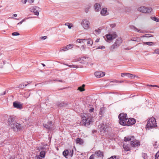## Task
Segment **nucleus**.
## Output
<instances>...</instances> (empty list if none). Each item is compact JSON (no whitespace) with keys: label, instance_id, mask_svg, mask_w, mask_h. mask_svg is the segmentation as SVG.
I'll list each match as a JSON object with an SVG mask.
<instances>
[{"label":"nucleus","instance_id":"nucleus-26","mask_svg":"<svg viewBox=\"0 0 159 159\" xmlns=\"http://www.w3.org/2000/svg\"><path fill=\"white\" fill-rule=\"evenodd\" d=\"M101 32V30L99 29H97L94 31V33L96 34H99Z\"/></svg>","mask_w":159,"mask_h":159},{"label":"nucleus","instance_id":"nucleus-6","mask_svg":"<svg viewBox=\"0 0 159 159\" xmlns=\"http://www.w3.org/2000/svg\"><path fill=\"white\" fill-rule=\"evenodd\" d=\"M91 61V59L88 57H82L79 59L77 64L81 63L82 64H87Z\"/></svg>","mask_w":159,"mask_h":159},{"label":"nucleus","instance_id":"nucleus-37","mask_svg":"<svg viewBox=\"0 0 159 159\" xmlns=\"http://www.w3.org/2000/svg\"><path fill=\"white\" fill-rule=\"evenodd\" d=\"M142 157L144 159H146L147 158V154L145 153H143L142 154Z\"/></svg>","mask_w":159,"mask_h":159},{"label":"nucleus","instance_id":"nucleus-39","mask_svg":"<svg viewBox=\"0 0 159 159\" xmlns=\"http://www.w3.org/2000/svg\"><path fill=\"white\" fill-rule=\"evenodd\" d=\"M152 53L153 54H155V53L159 54V49H157L155 50L154 51V52H152Z\"/></svg>","mask_w":159,"mask_h":159},{"label":"nucleus","instance_id":"nucleus-35","mask_svg":"<svg viewBox=\"0 0 159 159\" xmlns=\"http://www.w3.org/2000/svg\"><path fill=\"white\" fill-rule=\"evenodd\" d=\"M128 78H134V75L133 74L128 73L127 76Z\"/></svg>","mask_w":159,"mask_h":159},{"label":"nucleus","instance_id":"nucleus-13","mask_svg":"<svg viewBox=\"0 0 159 159\" xmlns=\"http://www.w3.org/2000/svg\"><path fill=\"white\" fill-rule=\"evenodd\" d=\"M135 120L133 118H128L126 122V125H130L134 124L135 123Z\"/></svg>","mask_w":159,"mask_h":159},{"label":"nucleus","instance_id":"nucleus-33","mask_svg":"<svg viewBox=\"0 0 159 159\" xmlns=\"http://www.w3.org/2000/svg\"><path fill=\"white\" fill-rule=\"evenodd\" d=\"M104 111V108H101L100 111L99 113L101 115H102L103 114V112Z\"/></svg>","mask_w":159,"mask_h":159},{"label":"nucleus","instance_id":"nucleus-50","mask_svg":"<svg viewBox=\"0 0 159 159\" xmlns=\"http://www.w3.org/2000/svg\"><path fill=\"white\" fill-rule=\"evenodd\" d=\"M155 85H149V84L148 85V86H151V87H155Z\"/></svg>","mask_w":159,"mask_h":159},{"label":"nucleus","instance_id":"nucleus-7","mask_svg":"<svg viewBox=\"0 0 159 159\" xmlns=\"http://www.w3.org/2000/svg\"><path fill=\"white\" fill-rule=\"evenodd\" d=\"M29 9L30 11L33 12L35 15L37 16L39 15V11H40V8L39 7L36 6H34L30 8Z\"/></svg>","mask_w":159,"mask_h":159},{"label":"nucleus","instance_id":"nucleus-47","mask_svg":"<svg viewBox=\"0 0 159 159\" xmlns=\"http://www.w3.org/2000/svg\"><path fill=\"white\" fill-rule=\"evenodd\" d=\"M89 159H94V155H91L89 157Z\"/></svg>","mask_w":159,"mask_h":159},{"label":"nucleus","instance_id":"nucleus-43","mask_svg":"<svg viewBox=\"0 0 159 159\" xmlns=\"http://www.w3.org/2000/svg\"><path fill=\"white\" fill-rule=\"evenodd\" d=\"M110 27L112 28L115 27L116 26L115 24H112L110 25Z\"/></svg>","mask_w":159,"mask_h":159},{"label":"nucleus","instance_id":"nucleus-53","mask_svg":"<svg viewBox=\"0 0 159 159\" xmlns=\"http://www.w3.org/2000/svg\"><path fill=\"white\" fill-rule=\"evenodd\" d=\"M6 61H3V64L5 65L6 64Z\"/></svg>","mask_w":159,"mask_h":159},{"label":"nucleus","instance_id":"nucleus-64","mask_svg":"<svg viewBox=\"0 0 159 159\" xmlns=\"http://www.w3.org/2000/svg\"><path fill=\"white\" fill-rule=\"evenodd\" d=\"M5 94V92H4V93H3V95H4Z\"/></svg>","mask_w":159,"mask_h":159},{"label":"nucleus","instance_id":"nucleus-52","mask_svg":"<svg viewBox=\"0 0 159 159\" xmlns=\"http://www.w3.org/2000/svg\"><path fill=\"white\" fill-rule=\"evenodd\" d=\"M114 82L116 83H118V81L117 80H114Z\"/></svg>","mask_w":159,"mask_h":159},{"label":"nucleus","instance_id":"nucleus-28","mask_svg":"<svg viewBox=\"0 0 159 159\" xmlns=\"http://www.w3.org/2000/svg\"><path fill=\"white\" fill-rule=\"evenodd\" d=\"M32 18V17H29L27 18H24L22 20H21L20 22L19 23H18V25L19 24H22V23L25 21L26 20L30 19V18Z\"/></svg>","mask_w":159,"mask_h":159},{"label":"nucleus","instance_id":"nucleus-4","mask_svg":"<svg viewBox=\"0 0 159 159\" xmlns=\"http://www.w3.org/2000/svg\"><path fill=\"white\" fill-rule=\"evenodd\" d=\"M9 126L15 132H17L21 129V125L15 121H12Z\"/></svg>","mask_w":159,"mask_h":159},{"label":"nucleus","instance_id":"nucleus-2","mask_svg":"<svg viewBox=\"0 0 159 159\" xmlns=\"http://www.w3.org/2000/svg\"><path fill=\"white\" fill-rule=\"evenodd\" d=\"M157 126L156 121L155 119L153 117L149 119L147 122L146 127L149 129H152Z\"/></svg>","mask_w":159,"mask_h":159},{"label":"nucleus","instance_id":"nucleus-63","mask_svg":"<svg viewBox=\"0 0 159 159\" xmlns=\"http://www.w3.org/2000/svg\"><path fill=\"white\" fill-rule=\"evenodd\" d=\"M96 42L98 43V40H96Z\"/></svg>","mask_w":159,"mask_h":159},{"label":"nucleus","instance_id":"nucleus-58","mask_svg":"<svg viewBox=\"0 0 159 159\" xmlns=\"http://www.w3.org/2000/svg\"><path fill=\"white\" fill-rule=\"evenodd\" d=\"M77 40H86V39H78Z\"/></svg>","mask_w":159,"mask_h":159},{"label":"nucleus","instance_id":"nucleus-62","mask_svg":"<svg viewBox=\"0 0 159 159\" xmlns=\"http://www.w3.org/2000/svg\"><path fill=\"white\" fill-rule=\"evenodd\" d=\"M102 128H103V129L105 130V129H106V128L105 127H103Z\"/></svg>","mask_w":159,"mask_h":159},{"label":"nucleus","instance_id":"nucleus-20","mask_svg":"<svg viewBox=\"0 0 159 159\" xmlns=\"http://www.w3.org/2000/svg\"><path fill=\"white\" fill-rule=\"evenodd\" d=\"M107 9L106 8H104L101 10V14L102 16H105L107 12Z\"/></svg>","mask_w":159,"mask_h":159},{"label":"nucleus","instance_id":"nucleus-1","mask_svg":"<svg viewBox=\"0 0 159 159\" xmlns=\"http://www.w3.org/2000/svg\"><path fill=\"white\" fill-rule=\"evenodd\" d=\"M124 141L125 142L130 141V144L132 147H135L140 145V142L138 140L135 139L134 137H125Z\"/></svg>","mask_w":159,"mask_h":159},{"label":"nucleus","instance_id":"nucleus-17","mask_svg":"<svg viewBox=\"0 0 159 159\" xmlns=\"http://www.w3.org/2000/svg\"><path fill=\"white\" fill-rule=\"evenodd\" d=\"M64 65H66L70 67H73V68H81L82 67V66L80 65H79L78 64H77L76 65H69L67 64H66L63 63Z\"/></svg>","mask_w":159,"mask_h":159},{"label":"nucleus","instance_id":"nucleus-12","mask_svg":"<svg viewBox=\"0 0 159 159\" xmlns=\"http://www.w3.org/2000/svg\"><path fill=\"white\" fill-rule=\"evenodd\" d=\"M73 46L74 44H69L66 47H63L61 48L60 49V51L61 52L66 51L73 48Z\"/></svg>","mask_w":159,"mask_h":159},{"label":"nucleus","instance_id":"nucleus-55","mask_svg":"<svg viewBox=\"0 0 159 159\" xmlns=\"http://www.w3.org/2000/svg\"><path fill=\"white\" fill-rule=\"evenodd\" d=\"M123 82V81H118V83H122Z\"/></svg>","mask_w":159,"mask_h":159},{"label":"nucleus","instance_id":"nucleus-3","mask_svg":"<svg viewBox=\"0 0 159 159\" xmlns=\"http://www.w3.org/2000/svg\"><path fill=\"white\" fill-rule=\"evenodd\" d=\"M118 117L120 124L121 125L125 126L126 122L128 119L127 115L124 113H122L119 115Z\"/></svg>","mask_w":159,"mask_h":159},{"label":"nucleus","instance_id":"nucleus-46","mask_svg":"<svg viewBox=\"0 0 159 159\" xmlns=\"http://www.w3.org/2000/svg\"><path fill=\"white\" fill-rule=\"evenodd\" d=\"M27 1V0H22L21 2L24 4H25Z\"/></svg>","mask_w":159,"mask_h":159},{"label":"nucleus","instance_id":"nucleus-8","mask_svg":"<svg viewBox=\"0 0 159 159\" xmlns=\"http://www.w3.org/2000/svg\"><path fill=\"white\" fill-rule=\"evenodd\" d=\"M89 21L86 19H84L82 20L81 23V25L84 28L85 30H88L89 27Z\"/></svg>","mask_w":159,"mask_h":159},{"label":"nucleus","instance_id":"nucleus-15","mask_svg":"<svg viewBox=\"0 0 159 159\" xmlns=\"http://www.w3.org/2000/svg\"><path fill=\"white\" fill-rule=\"evenodd\" d=\"M52 123V122L51 121H49L48 122V124L44 125V126L48 129H52L53 128V125Z\"/></svg>","mask_w":159,"mask_h":159},{"label":"nucleus","instance_id":"nucleus-49","mask_svg":"<svg viewBox=\"0 0 159 159\" xmlns=\"http://www.w3.org/2000/svg\"><path fill=\"white\" fill-rule=\"evenodd\" d=\"M94 109L93 108H91L89 110V111L91 112H92L93 111Z\"/></svg>","mask_w":159,"mask_h":159},{"label":"nucleus","instance_id":"nucleus-60","mask_svg":"<svg viewBox=\"0 0 159 159\" xmlns=\"http://www.w3.org/2000/svg\"><path fill=\"white\" fill-rule=\"evenodd\" d=\"M155 87H157L159 88V86L156 85H155Z\"/></svg>","mask_w":159,"mask_h":159},{"label":"nucleus","instance_id":"nucleus-22","mask_svg":"<svg viewBox=\"0 0 159 159\" xmlns=\"http://www.w3.org/2000/svg\"><path fill=\"white\" fill-rule=\"evenodd\" d=\"M150 18L152 20H154L157 22H159V18L158 17H156L155 16H151V17Z\"/></svg>","mask_w":159,"mask_h":159},{"label":"nucleus","instance_id":"nucleus-32","mask_svg":"<svg viewBox=\"0 0 159 159\" xmlns=\"http://www.w3.org/2000/svg\"><path fill=\"white\" fill-rule=\"evenodd\" d=\"M93 40H88L87 43L88 46H91L93 44Z\"/></svg>","mask_w":159,"mask_h":159},{"label":"nucleus","instance_id":"nucleus-29","mask_svg":"<svg viewBox=\"0 0 159 159\" xmlns=\"http://www.w3.org/2000/svg\"><path fill=\"white\" fill-rule=\"evenodd\" d=\"M68 150H66L63 152V155L64 156L66 157L67 156H68Z\"/></svg>","mask_w":159,"mask_h":159},{"label":"nucleus","instance_id":"nucleus-11","mask_svg":"<svg viewBox=\"0 0 159 159\" xmlns=\"http://www.w3.org/2000/svg\"><path fill=\"white\" fill-rule=\"evenodd\" d=\"M121 43L122 40H116L113 45L110 48V50L111 51H113L114 49L118 46L120 45Z\"/></svg>","mask_w":159,"mask_h":159},{"label":"nucleus","instance_id":"nucleus-14","mask_svg":"<svg viewBox=\"0 0 159 159\" xmlns=\"http://www.w3.org/2000/svg\"><path fill=\"white\" fill-rule=\"evenodd\" d=\"M105 75V73L101 71L95 72L94 73L95 76L98 78H99L104 76Z\"/></svg>","mask_w":159,"mask_h":159},{"label":"nucleus","instance_id":"nucleus-36","mask_svg":"<svg viewBox=\"0 0 159 159\" xmlns=\"http://www.w3.org/2000/svg\"><path fill=\"white\" fill-rule=\"evenodd\" d=\"M155 159H159V151L158 152L155 156Z\"/></svg>","mask_w":159,"mask_h":159},{"label":"nucleus","instance_id":"nucleus-59","mask_svg":"<svg viewBox=\"0 0 159 159\" xmlns=\"http://www.w3.org/2000/svg\"><path fill=\"white\" fill-rule=\"evenodd\" d=\"M85 86V85L84 84H83L82 86V87H83V88H84V87Z\"/></svg>","mask_w":159,"mask_h":159},{"label":"nucleus","instance_id":"nucleus-45","mask_svg":"<svg viewBox=\"0 0 159 159\" xmlns=\"http://www.w3.org/2000/svg\"><path fill=\"white\" fill-rule=\"evenodd\" d=\"M47 39V36H43V37H41L40 38V39Z\"/></svg>","mask_w":159,"mask_h":159},{"label":"nucleus","instance_id":"nucleus-5","mask_svg":"<svg viewBox=\"0 0 159 159\" xmlns=\"http://www.w3.org/2000/svg\"><path fill=\"white\" fill-rule=\"evenodd\" d=\"M137 10L138 11L142 13H150L152 12V9L151 7L142 6L139 7Z\"/></svg>","mask_w":159,"mask_h":159},{"label":"nucleus","instance_id":"nucleus-51","mask_svg":"<svg viewBox=\"0 0 159 159\" xmlns=\"http://www.w3.org/2000/svg\"><path fill=\"white\" fill-rule=\"evenodd\" d=\"M13 16H14L16 17V16H17V15L16 14H14L13 15Z\"/></svg>","mask_w":159,"mask_h":159},{"label":"nucleus","instance_id":"nucleus-61","mask_svg":"<svg viewBox=\"0 0 159 159\" xmlns=\"http://www.w3.org/2000/svg\"><path fill=\"white\" fill-rule=\"evenodd\" d=\"M10 18H11V19H16V18H14L13 17H10Z\"/></svg>","mask_w":159,"mask_h":159},{"label":"nucleus","instance_id":"nucleus-9","mask_svg":"<svg viewBox=\"0 0 159 159\" xmlns=\"http://www.w3.org/2000/svg\"><path fill=\"white\" fill-rule=\"evenodd\" d=\"M83 118L82 122L84 125L88 126L92 122V119L91 118H86V117Z\"/></svg>","mask_w":159,"mask_h":159},{"label":"nucleus","instance_id":"nucleus-30","mask_svg":"<svg viewBox=\"0 0 159 159\" xmlns=\"http://www.w3.org/2000/svg\"><path fill=\"white\" fill-rule=\"evenodd\" d=\"M133 28L134 29V30L136 31L139 33H143V32L141 30L137 28L134 26H133Z\"/></svg>","mask_w":159,"mask_h":159},{"label":"nucleus","instance_id":"nucleus-24","mask_svg":"<svg viewBox=\"0 0 159 159\" xmlns=\"http://www.w3.org/2000/svg\"><path fill=\"white\" fill-rule=\"evenodd\" d=\"M65 25L67 26L69 29H70L73 26V25L71 23H66L65 24Z\"/></svg>","mask_w":159,"mask_h":159},{"label":"nucleus","instance_id":"nucleus-27","mask_svg":"<svg viewBox=\"0 0 159 159\" xmlns=\"http://www.w3.org/2000/svg\"><path fill=\"white\" fill-rule=\"evenodd\" d=\"M27 85V84H26L24 85V83H22V84L19 85L18 87L20 89H23Z\"/></svg>","mask_w":159,"mask_h":159},{"label":"nucleus","instance_id":"nucleus-23","mask_svg":"<svg viewBox=\"0 0 159 159\" xmlns=\"http://www.w3.org/2000/svg\"><path fill=\"white\" fill-rule=\"evenodd\" d=\"M68 156L71 157L73 155V150L68 149Z\"/></svg>","mask_w":159,"mask_h":159},{"label":"nucleus","instance_id":"nucleus-19","mask_svg":"<svg viewBox=\"0 0 159 159\" xmlns=\"http://www.w3.org/2000/svg\"><path fill=\"white\" fill-rule=\"evenodd\" d=\"M95 154L99 157H102L103 156V152L100 150L97 151L95 152Z\"/></svg>","mask_w":159,"mask_h":159},{"label":"nucleus","instance_id":"nucleus-25","mask_svg":"<svg viewBox=\"0 0 159 159\" xmlns=\"http://www.w3.org/2000/svg\"><path fill=\"white\" fill-rule=\"evenodd\" d=\"M123 147L124 149L126 151H128L129 150L130 148L128 146L125 145H124Z\"/></svg>","mask_w":159,"mask_h":159},{"label":"nucleus","instance_id":"nucleus-16","mask_svg":"<svg viewBox=\"0 0 159 159\" xmlns=\"http://www.w3.org/2000/svg\"><path fill=\"white\" fill-rule=\"evenodd\" d=\"M13 106L19 109L22 108V105L20 103L16 102H13Z\"/></svg>","mask_w":159,"mask_h":159},{"label":"nucleus","instance_id":"nucleus-57","mask_svg":"<svg viewBox=\"0 0 159 159\" xmlns=\"http://www.w3.org/2000/svg\"><path fill=\"white\" fill-rule=\"evenodd\" d=\"M134 77H137V78H139V77H138V76H134V78H134Z\"/></svg>","mask_w":159,"mask_h":159},{"label":"nucleus","instance_id":"nucleus-54","mask_svg":"<svg viewBox=\"0 0 159 159\" xmlns=\"http://www.w3.org/2000/svg\"><path fill=\"white\" fill-rule=\"evenodd\" d=\"M83 41V40H79V41L78 42L79 43H81Z\"/></svg>","mask_w":159,"mask_h":159},{"label":"nucleus","instance_id":"nucleus-40","mask_svg":"<svg viewBox=\"0 0 159 159\" xmlns=\"http://www.w3.org/2000/svg\"><path fill=\"white\" fill-rule=\"evenodd\" d=\"M12 34L13 36H17V35H20V34L19 33L17 32H14Z\"/></svg>","mask_w":159,"mask_h":159},{"label":"nucleus","instance_id":"nucleus-44","mask_svg":"<svg viewBox=\"0 0 159 159\" xmlns=\"http://www.w3.org/2000/svg\"><path fill=\"white\" fill-rule=\"evenodd\" d=\"M108 159H116V156H113L109 158Z\"/></svg>","mask_w":159,"mask_h":159},{"label":"nucleus","instance_id":"nucleus-34","mask_svg":"<svg viewBox=\"0 0 159 159\" xmlns=\"http://www.w3.org/2000/svg\"><path fill=\"white\" fill-rule=\"evenodd\" d=\"M152 36L151 34H147L143 35V36H142V37H146V38H148V37H151Z\"/></svg>","mask_w":159,"mask_h":159},{"label":"nucleus","instance_id":"nucleus-48","mask_svg":"<svg viewBox=\"0 0 159 159\" xmlns=\"http://www.w3.org/2000/svg\"><path fill=\"white\" fill-rule=\"evenodd\" d=\"M34 0H28V2L30 3L34 2Z\"/></svg>","mask_w":159,"mask_h":159},{"label":"nucleus","instance_id":"nucleus-18","mask_svg":"<svg viewBox=\"0 0 159 159\" xmlns=\"http://www.w3.org/2000/svg\"><path fill=\"white\" fill-rule=\"evenodd\" d=\"M101 6L99 4L96 3L94 5V8L96 11H98L101 9Z\"/></svg>","mask_w":159,"mask_h":159},{"label":"nucleus","instance_id":"nucleus-38","mask_svg":"<svg viewBox=\"0 0 159 159\" xmlns=\"http://www.w3.org/2000/svg\"><path fill=\"white\" fill-rule=\"evenodd\" d=\"M78 90H80V91H83L84 90V88L82 87H80L78 88Z\"/></svg>","mask_w":159,"mask_h":159},{"label":"nucleus","instance_id":"nucleus-10","mask_svg":"<svg viewBox=\"0 0 159 159\" xmlns=\"http://www.w3.org/2000/svg\"><path fill=\"white\" fill-rule=\"evenodd\" d=\"M117 36L115 32H114L111 34H108L106 35V37L107 40H113L115 39Z\"/></svg>","mask_w":159,"mask_h":159},{"label":"nucleus","instance_id":"nucleus-56","mask_svg":"<svg viewBox=\"0 0 159 159\" xmlns=\"http://www.w3.org/2000/svg\"><path fill=\"white\" fill-rule=\"evenodd\" d=\"M42 64L43 66H45V65L43 63H42Z\"/></svg>","mask_w":159,"mask_h":159},{"label":"nucleus","instance_id":"nucleus-41","mask_svg":"<svg viewBox=\"0 0 159 159\" xmlns=\"http://www.w3.org/2000/svg\"><path fill=\"white\" fill-rule=\"evenodd\" d=\"M127 73H122L121 74V76L122 77H123L125 76H126Z\"/></svg>","mask_w":159,"mask_h":159},{"label":"nucleus","instance_id":"nucleus-31","mask_svg":"<svg viewBox=\"0 0 159 159\" xmlns=\"http://www.w3.org/2000/svg\"><path fill=\"white\" fill-rule=\"evenodd\" d=\"M143 43L149 46H152L154 45V43L152 42H143Z\"/></svg>","mask_w":159,"mask_h":159},{"label":"nucleus","instance_id":"nucleus-42","mask_svg":"<svg viewBox=\"0 0 159 159\" xmlns=\"http://www.w3.org/2000/svg\"><path fill=\"white\" fill-rule=\"evenodd\" d=\"M104 48H105V47L104 46H99L97 48V49H104Z\"/></svg>","mask_w":159,"mask_h":159},{"label":"nucleus","instance_id":"nucleus-21","mask_svg":"<svg viewBox=\"0 0 159 159\" xmlns=\"http://www.w3.org/2000/svg\"><path fill=\"white\" fill-rule=\"evenodd\" d=\"M76 143H79L80 144H81L83 143V140L79 138H77L76 139Z\"/></svg>","mask_w":159,"mask_h":159}]
</instances>
